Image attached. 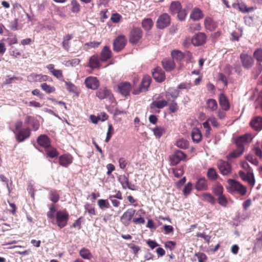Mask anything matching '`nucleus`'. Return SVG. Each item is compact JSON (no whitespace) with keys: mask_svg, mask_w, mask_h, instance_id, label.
Masks as SVG:
<instances>
[{"mask_svg":"<svg viewBox=\"0 0 262 262\" xmlns=\"http://www.w3.org/2000/svg\"><path fill=\"white\" fill-rule=\"evenodd\" d=\"M227 182L228 185L226 189L228 191L231 193H236L240 196H244L247 192V187L239 182L232 179H229Z\"/></svg>","mask_w":262,"mask_h":262,"instance_id":"nucleus-1","label":"nucleus"},{"mask_svg":"<svg viewBox=\"0 0 262 262\" xmlns=\"http://www.w3.org/2000/svg\"><path fill=\"white\" fill-rule=\"evenodd\" d=\"M69 217L66 209L57 211L55 215L56 224L60 229L64 228L68 224Z\"/></svg>","mask_w":262,"mask_h":262,"instance_id":"nucleus-2","label":"nucleus"},{"mask_svg":"<svg viewBox=\"0 0 262 262\" xmlns=\"http://www.w3.org/2000/svg\"><path fill=\"white\" fill-rule=\"evenodd\" d=\"M143 36V31L139 27H133L129 34V41L133 45L139 42Z\"/></svg>","mask_w":262,"mask_h":262,"instance_id":"nucleus-3","label":"nucleus"},{"mask_svg":"<svg viewBox=\"0 0 262 262\" xmlns=\"http://www.w3.org/2000/svg\"><path fill=\"white\" fill-rule=\"evenodd\" d=\"M216 165L220 172L223 176H229L232 172V168L231 164L228 162L223 160H219Z\"/></svg>","mask_w":262,"mask_h":262,"instance_id":"nucleus-4","label":"nucleus"},{"mask_svg":"<svg viewBox=\"0 0 262 262\" xmlns=\"http://www.w3.org/2000/svg\"><path fill=\"white\" fill-rule=\"evenodd\" d=\"M151 82V78L149 75H145L143 77L139 89L137 90H134L133 94L138 95L140 93L145 92L148 90Z\"/></svg>","mask_w":262,"mask_h":262,"instance_id":"nucleus-5","label":"nucleus"},{"mask_svg":"<svg viewBox=\"0 0 262 262\" xmlns=\"http://www.w3.org/2000/svg\"><path fill=\"white\" fill-rule=\"evenodd\" d=\"M187 155L183 151L177 150L173 154L169 156V161L170 165L175 166L178 164L181 161H186Z\"/></svg>","mask_w":262,"mask_h":262,"instance_id":"nucleus-6","label":"nucleus"},{"mask_svg":"<svg viewBox=\"0 0 262 262\" xmlns=\"http://www.w3.org/2000/svg\"><path fill=\"white\" fill-rule=\"evenodd\" d=\"M96 96L100 99H108L110 101H113L115 98L111 91L106 87H101L98 89Z\"/></svg>","mask_w":262,"mask_h":262,"instance_id":"nucleus-7","label":"nucleus"},{"mask_svg":"<svg viewBox=\"0 0 262 262\" xmlns=\"http://www.w3.org/2000/svg\"><path fill=\"white\" fill-rule=\"evenodd\" d=\"M127 42V39L125 35L118 36L113 42V50L119 52L124 48Z\"/></svg>","mask_w":262,"mask_h":262,"instance_id":"nucleus-8","label":"nucleus"},{"mask_svg":"<svg viewBox=\"0 0 262 262\" xmlns=\"http://www.w3.org/2000/svg\"><path fill=\"white\" fill-rule=\"evenodd\" d=\"M252 138L249 134H245L244 135L238 137L235 140V143L236 148L239 150L242 149L244 151L245 145L251 141Z\"/></svg>","mask_w":262,"mask_h":262,"instance_id":"nucleus-9","label":"nucleus"},{"mask_svg":"<svg viewBox=\"0 0 262 262\" xmlns=\"http://www.w3.org/2000/svg\"><path fill=\"white\" fill-rule=\"evenodd\" d=\"M16 140L18 142H22L30 137L31 129L29 127L19 129L18 132H14Z\"/></svg>","mask_w":262,"mask_h":262,"instance_id":"nucleus-10","label":"nucleus"},{"mask_svg":"<svg viewBox=\"0 0 262 262\" xmlns=\"http://www.w3.org/2000/svg\"><path fill=\"white\" fill-rule=\"evenodd\" d=\"M170 17L167 13H163L159 16L157 21V27L159 29H164L170 25Z\"/></svg>","mask_w":262,"mask_h":262,"instance_id":"nucleus-11","label":"nucleus"},{"mask_svg":"<svg viewBox=\"0 0 262 262\" xmlns=\"http://www.w3.org/2000/svg\"><path fill=\"white\" fill-rule=\"evenodd\" d=\"M119 92L125 97L130 95V92L132 90L131 84L127 81H123L119 83L117 85Z\"/></svg>","mask_w":262,"mask_h":262,"instance_id":"nucleus-12","label":"nucleus"},{"mask_svg":"<svg viewBox=\"0 0 262 262\" xmlns=\"http://www.w3.org/2000/svg\"><path fill=\"white\" fill-rule=\"evenodd\" d=\"M84 83L88 89L93 90H97L100 85L98 79L97 77L93 76H89L86 78Z\"/></svg>","mask_w":262,"mask_h":262,"instance_id":"nucleus-13","label":"nucleus"},{"mask_svg":"<svg viewBox=\"0 0 262 262\" xmlns=\"http://www.w3.org/2000/svg\"><path fill=\"white\" fill-rule=\"evenodd\" d=\"M238 175L244 181L248 182L251 187H253L255 184V180L254 174L252 172L248 171L246 173L244 171L240 170L238 171Z\"/></svg>","mask_w":262,"mask_h":262,"instance_id":"nucleus-14","label":"nucleus"},{"mask_svg":"<svg viewBox=\"0 0 262 262\" xmlns=\"http://www.w3.org/2000/svg\"><path fill=\"white\" fill-rule=\"evenodd\" d=\"M168 100L162 99L158 101H154L150 104V112L152 113H159L160 111H156V108L162 109L168 104Z\"/></svg>","mask_w":262,"mask_h":262,"instance_id":"nucleus-15","label":"nucleus"},{"mask_svg":"<svg viewBox=\"0 0 262 262\" xmlns=\"http://www.w3.org/2000/svg\"><path fill=\"white\" fill-rule=\"evenodd\" d=\"M191 41L194 46H202L206 41V35L204 33L199 32L192 37Z\"/></svg>","mask_w":262,"mask_h":262,"instance_id":"nucleus-16","label":"nucleus"},{"mask_svg":"<svg viewBox=\"0 0 262 262\" xmlns=\"http://www.w3.org/2000/svg\"><path fill=\"white\" fill-rule=\"evenodd\" d=\"M136 210L133 208L128 209L121 216L120 220L121 222L125 226H128L133 217L135 213Z\"/></svg>","mask_w":262,"mask_h":262,"instance_id":"nucleus-17","label":"nucleus"},{"mask_svg":"<svg viewBox=\"0 0 262 262\" xmlns=\"http://www.w3.org/2000/svg\"><path fill=\"white\" fill-rule=\"evenodd\" d=\"M240 59L243 67L247 69H250L254 63V59L251 55L245 53L240 55Z\"/></svg>","mask_w":262,"mask_h":262,"instance_id":"nucleus-18","label":"nucleus"},{"mask_svg":"<svg viewBox=\"0 0 262 262\" xmlns=\"http://www.w3.org/2000/svg\"><path fill=\"white\" fill-rule=\"evenodd\" d=\"M37 143L45 149L51 145V141L49 137L45 134L39 135L37 138Z\"/></svg>","mask_w":262,"mask_h":262,"instance_id":"nucleus-19","label":"nucleus"},{"mask_svg":"<svg viewBox=\"0 0 262 262\" xmlns=\"http://www.w3.org/2000/svg\"><path fill=\"white\" fill-rule=\"evenodd\" d=\"M152 75L155 80L158 82H162L165 79V72L159 67L154 69Z\"/></svg>","mask_w":262,"mask_h":262,"instance_id":"nucleus-20","label":"nucleus"},{"mask_svg":"<svg viewBox=\"0 0 262 262\" xmlns=\"http://www.w3.org/2000/svg\"><path fill=\"white\" fill-rule=\"evenodd\" d=\"M204 27L210 32L214 31L217 27V23L211 17H206L204 21Z\"/></svg>","mask_w":262,"mask_h":262,"instance_id":"nucleus-21","label":"nucleus"},{"mask_svg":"<svg viewBox=\"0 0 262 262\" xmlns=\"http://www.w3.org/2000/svg\"><path fill=\"white\" fill-rule=\"evenodd\" d=\"M73 160L72 155L69 154H64L59 157V164L60 165L67 167L70 165Z\"/></svg>","mask_w":262,"mask_h":262,"instance_id":"nucleus-22","label":"nucleus"},{"mask_svg":"<svg viewBox=\"0 0 262 262\" xmlns=\"http://www.w3.org/2000/svg\"><path fill=\"white\" fill-rule=\"evenodd\" d=\"M195 188L198 191H204L208 189L207 180L205 177L198 179L195 184Z\"/></svg>","mask_w":262,"mask_h":262,"instance_id":"nucleus-23","label":"nucleus"},{"mask_svg":"<svg viewBox=\"0 0 262 262\" xmlns=\"http://www.w3.org/2000/svg\"><path fill=\"white\" fill-rule=\"evenodd\" d=\"M118 181L122 185L123 189L128 188L132 190H134L135 189L132 187V185L129 182L128 177L125 174L120 175L118 177ZM134 186V185H133Z\"/></svg>","mask_w":262,"mask_h":262,"instance_id":"nucleus-24","label":"nucleus"},{"mask_svg":"<svg viewBox=\"0 0 262 262\" xmlns=\"http://www.w3.org/2000/svg\"><path fill=\"white\" fill-rule=\"evenodd\" d=\"M29 77L34 82H41L42 81H51L52 80V78L48 76L47 75L37 74L36 73L31 74Z\"/></svg>","mask_w":262,"mask_h":262,"instance_id":"nucleus-25","label":"nucleus"},{"mask_svg":"<svg viewBox=\"0 0 262 262\" xmlns=\"http://www.w3.org/2000/svg\"><path fill=\"white\" fill-rule=\"evenodd\" d=\"M163 68L167 72H171L176 67L175 63L173 60L169 58H164L162 61Z\"/></svg>","mask_w":262,"mask_h":262,"instance_id":"nucleus-26","label":"nucleus"},{"mask_svg":"<svg viewBox=\"0 0 262 262\" xmlns=\"http://www.w3.org/2000/svg\"><path fill=\"white\" fill-rule=\"evenodd\" d=\"M204 16L203 11L198 7L194 8L190 15V18L194 21L199 20Z\"/></svg>","mask_w":262,"mask_h":262,"instance_id":"nucleus-27","label":"nucleus"},{"mask_svg":"<svg viewBox=\"0 0 262 262\" xmlns=\"http://www.w3.org/2000/svg\"><path fill=\"white\" fill-rule=\"evenodd\" d=\"M73 38V34H67L63 37L62 47L67 52H69L71 47V40Z\"/></svg>","mask_w":262,"mask_h":262,"instance_id":"nucleus-28","label":"nucleus"},{"mask_svg":"<svg viewBox=\"0 0 262 262\" xmlns=\"http://www.w3.org/2000/svg\"><path fill=\"white\" fill-rule=\"evenodd\" d=\"M100 60L98 55H94L90 58L88 66L93 70L99 69L100 66Z\"/></svg>","mask_w":262,"mask_h":262,"instance_id":"nucleus-29","label":"nucleus"},{"mask_svg":"<svg viewBox=\"0 0 262 262\" xmlns=\"http://www.w3.org/2000/svg\"><path fill=\"white\" fill-rule=\"evenodd\" d=\"M112 51L108 46H105L100 53V59L101 61H106L112 57Z\"/></svg>","mask_w":262,"mask_h":262,"instance_id":"nucleus-30","label":"nucleus"},{"mask_svg":"<svg viewBox=\"0 0 262 262\" xmlns=\"http://www.w3.org/2000/svg\"><path fill=\"white\" fill-rule=\"evenodd\" d=\"M191 136L193 142L196 143L200 142L202 139V135L201 130L197 127L192 128Z\"/></svg>","mask_w":262,"mask_h":262,"instance_id":"nucleus-31","label":"nucleus"},{"mask_svg":"<svg viewBox=\"0 0 262 262\" xmlns=\"http://www.w3.org/2000/svg\"><path fill=\"white\" fill-rule=\"evenodd\" d=\"M219 104L222 110L228 111L230 108V104L226 97L224 94H221L219 98Z\"/></svg>","mask_w":262,"mask_h":262,"instance_id":"nucleus-32","label":"nucleus"},{"mask_svg":"<svg viewBox=\"0 0 262 262\" xmlns=\"http://www.w3.org/2000/svg\"><path fill=\"white\" fill-rule=\"evenodd\" d=\"M250 125L255 130H260L262 129V117L257 116L254 118L250 122Z\"/></svg>","mask_w":262,"mask_h":262,"instance_id":"nucleus-33","label":"nucleus"},{"mask_svg":"<svg viewBox=\"0 0 262 262\" xmlns=\"http://www.w3.org/2000/svg\"><path fill=\"white\" fill-rule=\"evenodd\" d=\"M182 9V5L179 1H173L169 6V12L172 15L176 14Z\"/></svg>","mask_w":262,"mask_h":262,"instance_id":"nucleus-34","label":"nucleus"},{"mask_svg":"<svg viewBox=\"0 0 262 262\" xmlns=\"http://www.w3.org/2000/svg\"><path fill=\"white\" fill-rule=\"evenodd\" d=\"M207 177L210 181H216L219 178L216 170L213 167L208 168L207 171Z\"/></svg>","mask_w":262,"mask_h":262,"instance_id":"nucleus-35","label":"nucleus"},{"mask_svg":"<svg viewBox=\"0 0 262 262\" xmlns=\"http://www.w3.org/2000/svg\"><path fill=\"white\" fill-rule=\"evenodd\" d=\"M179 94L180 91L179 90L173 88H170L166 92L165 97L168 101L170 100L169 97L174 100L179 97Z\"/></svg>","mask_w":262,"mask_h":262,"instance_id":"nucleus-36","label":"nucleus"},{"mask_svg":"<svg viewBox=\"0 0 262 262\" xmlns=\"http://www.w3.org/2000/svg\"><path fill=\"white\" fill-rule=\"evenodd\" d=\"M45 150L47 156L51 158L57 157L59 155V152L52 145H50Z\"/></svg>","mask_w":262,"mask_h":262,"instance_id":"nucleus-37","label":"nucleus"},{"mask_svg":"<svg viewBox=\"0 0 262 262\" xmlns=\"http://www.w3.org/2000/svg\"><path fill=\"white\" fill-rule=\"evenodd\" d=\"M206 108L211 112L216 111L217 108L216 101L213 99H208L206 101Z\"/></svg>","mask_w":262,"mask_h":262,"instance_id":"nucleus-38","label":"nucleus"},{"mask_svg":"<svg viewBox=\"0 0 262 262\" xmlns=\"http://www.w3.org/2000/svg\"><path fill=\"white\" fill-rule=\"evenodd\" d=\"M243 152L244 151H243L242 149L239 150L236 148L227 155L226 156V158L228 161H231L233 159H236L239 157L243 154Z\"/></svg>","mask_w":262,"mask_h":262,"instance_id":"nucleus-39","label":"nucleus"},{"mask_svg":"<svg viewBox=\"0 0 262 262\" xmlns=\"http://www.w3.org/2000/svg\"><path fill=\"white\" fill-rule=\"evenodd\" d=\"M79 255L84 259L90 260L93 258V255L90 250L86 248H82L79 251Z\"/></svg>","mask_w":262,"mask_h":262,"instance_id":"nucleus-40","label":"nucleus"},{"mask_svg":"<svg viewBox=\"0 0 262 262\" xmlns=\"http://www.w3.org/2000/svg\"><path fill=\"white\" fill-rule=\"evenodd\" d=\"M154 25V22L150 18H144L141 23L142 27L145 31L150 30Z\"/></svg>","mask_w":262,"mask_h":262,"instance_id":"nucleus-41","label":"nucleus"},{"mask_svg":"<svg viewBox=\"0 0 262 262\" xmlns=\"http://www.w3.org/2000/svg\"><path fill=\"white\" fill-rule=\"evenodd\" d=\"M154 135L157 138H160L166 133L165 127L161 126H157L152 129Z\"/></svg>","mask_w":262,"mask_h":262,"instance_id":"nucleus-42","label":"nucleus"},{"mask_svg":"<svg viewBox=\"0 0 262 262\" xmlns=\"http://www.w3.org/2000/svg\"><path fill=\"white\" fill-rule=\"evenodd\" d=\"M48 195L50 200L54 203H57L59 200V192L56 190H51Z\"/></svg>","mask_w":262,"mask_h":262,"instance_id":"nucleus-43","label":"nucleus"},{"mask_svg":"<svg viewBox=\"0 0 262 262\" xmlns=\"http://www.w3.org/2000/svg\"><path fill=\"white\" fill-rule=\"evenodd\" d=\"M171 55L172 60H175L177 61H181L184 58L183 53L179 50H172L171 52Z\"/></svg>","mask_w":262,"mask_h":262,"instance_id":"nucleus-44","label":"nucleus"},{"mask_svg":"<svg viewBox=\"0 0 262 262\" xmlns=\"http://www.w3.org/2000/svg\"><path fill=\"white\" fill-rule=\"evenodd\" d=\"M71 11L74 13H78L80 11V5L77 0H71L70 3Z\"/></svg>","mask_w":262,"mask_h":262,"instance_id":"nucleus-45","label":"nucleus"},{"mask_svg":"<svg viewBox=\"0 0 262 262\" xmlns=\"http://www.w3.org/2000/svg\"><path fill=\"white\" fill-rule=\"evenodd\" d=\"M203 200L206 201L211 204L215 203V199L209 193H203L202 195Z\"/></svg>","mask_w":262,"mask_h":262,"instance_id":"nucleus-46","label":"nucleus"},{"mask_svg":"<svg viewBox=\"0 0 262 262\" xmlns=\"http://www.w3.org/2000/svg\"><path fill=\"white\" fill-rule=\"evenodd\" d=\"M41 89L47 94H50L55 92V88L48 84L46 83H43L40 85Z\"/></svg>","mask_w":262,"mask_h":262,"instance_id":"nucleus-47","label":"nucleus"},{"mask_svg":"<svg viewBox=\"0 0 262 262\" xmlns=\"http://www.w3.org/2000/svg\"><path fill=\"white\" fill-rule=\"evenodd\" d=\"M224 188L219 182H217L213 187V192L217 195L223 194Z\"/></svg>","mask_w":262,"mask_h":262,"instance_id":"nucleus-48","label":"nucleus"},{"mask_svg":"<svg viewBox=\"0 0 262 262\" xmlns=\"http://www.w3.org/2000/svg\"><path fill=\"white\" fill-rule=\"evenodd\" d=\"M176 145L181 149H187L189 147V142L183 139L178 140L176 143Z\"/></svg>","mask_w":262,"mask_h":262,"instance_id":"nucleus-49","label":"nucleus"},{"mask_svg":"<svg viewBox=\"0 0 262 262\" xmlns=\"http://www.w3.org/2000/svg\"><path fill=\"white\" fill-rule=\"evenodd\" d=\"M202 28L200 23H195L189 24L188 31L189 32L193 33L196 31H200Z\"/></svg>","mask_w":262,"mask_h":262,"instance_id":"nucleus-50","label":"nucleus"},{"mask_svg":"<svg viewBox=\"0 0 262 262\" xmlns=\"http://www.w3.org/2000/svg\"><path fill=\"white\" fill-rule=\"evenodd\" d=\"M168 105L169 106L168 110L170 113H175L179 110L178 104L174 100H172Z\"/></svg>","mask_w":262,"mask_h":262,"instance_id":"nucleus-51","label":"nucleus"},{"mask_svg":"<svg viewBox=\"0 0 262 262\" xmlns=\"http://www.w3.org/2000/svg\"><path fill=\"white\" fill-rule=\"evenodd\" d=\"M85 210L88 212L90 216L96 215V211L95 207L90 203H86L84 206Z\"/></svg>","mask_w":262,"mask_h":262,"instance_id":"nucleus-52","label":"nucleus"},{"mask_svg":"<svg viewBox=\"0 0 262 262\" xmlns=\"http://www.w3.org/2000/svg\"><path fill=\"white\" fill-rule=\"evenodd\" d=\"M255 154L259 158L262 159V142L257 143L254 147Z\"/></svg>","mask_w":262,"mask_h":262,"instance_id":"nucleus-53","label":"nucleus"},{"mask_svg":"<svg viewBox=\"0 0 262 262\" xmlns=\"http://www.w3.org/2000/svg\"><path fill=\"white\" fill-rule=\"evenodd\" d=\"M98 205L102 210L110 208V205L107 200L100 199L98 201Z\"/></svg>","mask_w":262,"mask_h":262,"instance_id":"nucleus-54","label":"nucleus"},{"mask_svg":"<svg viewBox=\"0 0 262 262\" xmlns=\"http://www.w3.org/2000/svg\"><path fill=\"white\" fill-rule=\"evenodd\" d=\"M51 74L59 80L64 81L62 70L55 69Z\"/></svg>","mask_w":262,"mask_h":262,"instance_id":"nucleus-55","label":"nucleus"},{"mask_svg":"<svg viewBox=\"0 0 262 262\" xmlns=\"http://www.w3.org/2000/svg\"><path fill=\"white\" fill-rule=\"evenodd\" d=\"M192 189V184L188 182L184 187L183 192L184 195L187 197L191 192Z\"/></svg>","mask_w":262,"mask_h":262,"instance_id":"nucleus-56","label":"nucleus"},{"mask_svg":"<svg viewBox=\"0 0 262 262\" xmlns=\"http://www.w3.org/2000/svg\"><path fill=\"white\" fill-rule=\"evenodd\" d=\"M262 71V65L258 63L252 71V75L255 78H257Z\"/></svg>","mask_w":262,"mask_h":262,"instance_id":"nucleus-57","label":"nucleus"},{"mask_svg":"<svg viewBox=\"0 0 262 262\" xmlns=\"http://www.w3.org/2000/svg\"><path fill=\"white\" fill-rule=\"evenodd\" d=\"M195 256L198 258L199 262H206L207 260V255L203 252L196 253Z\"/></svg>","mask_w":262,"mask_h":262,"instance_id":"nucleus-58","label":"nucleus"},{"mask_svg":"<svg viewBox=\"0 0 262 262\" xmlns=\"http://www.w3.org/2000/svg\"><path fill=\"white\" fill-rule=\"evenodd\" d=\"M172 171L174 176L177 178L180 177L184 173V170L182 167L172 168Z\"/></svg>","mask_w":262,"mask_h":262,"instance_id":"nucleus-59","label":"nucleus"},{"mask_svg":"<svg viewBox=\"0 0 262 262\" xmlns=\"http://www.w3.org/2000/svg\"><path fill=\"white\" fill-rule=\"evenodd\" d=\"M253 56L258 62H262V49H256L254 53Z\"/></svg>","mask_w":262,"mask_h":262,"instance_id":"nucleus-60","label":"nucleus"},{"mask_svg":"<svg viewBox=\"0 0 262 262\" xmlns=\"http://www.w3.org/2000/svg\"><path fill=\"white\" fill-rule=\"evenodd\" d=\"M177 14L179 20L182 21L185 19L187 13L185 9L182 8Z\"/></svg>","mask_w":262,"mask_h":262,"instance_id":"nucleus-61","label":"nucleus"},{"mask_svg":"<svg viewBox=\"0 0 262 262\" xmlns=\"http://www.w3.org/2000/svg\"><path fill=\"white\" fill-rule=\"evenodd\" d=\"M164 246L165 248L169 249L170 251L173 250L176 246V243L174 241H167L165 244Z\"/></svg>","mask_w":262,"mask_h":262,"instance_id":"nucleus-62","label":"nucleus"},{"mask_svg":"<svg viewBox=\"0 0 262 262\" xmlns=\"http://www.w3.org/2000/svg\"><path fill=\"white\" fill-rule=\"evenodd\" d=\"M218 203L222 206H226L227 204V200L225 196L223 194L219 195L217 199Z\"/></svg>","mask_w":262,"mask_h":262,"instance_id":"nucleus-63","label":"nucleus"},{"mask_svg":"<svg viewBox=\"0 0 262 262\" xmlns=\"http://www.w3.org/2000/svg\"><path fill=\"white\" fill-rule=\"evenodd\" d=\"M255 244L258 247H262V232H259L257 235L255 239Z\"/></svg>","mask_w":262,"mask_h":262,"instance_id":"nucleus-64","label":"nucleus"}]
</instances>
